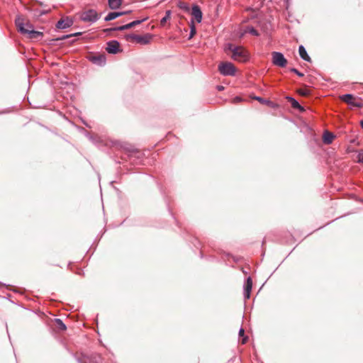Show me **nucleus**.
Segmentation results:
<instances>
[{"label": "nucleus", "instance_id": "f257e3e1", "mask_svg": "<svg viewBox=\"0 0 363 363\" xmlns=\"http://www.w3.org/2000/svg\"><path fill=\"white\" fill-rule=\"evenodd\" d=\"M225 51L234 60L244 62L248 60V52L243 47L228 44L225 48Z\"/></svg>", "mask_w": 363, "mask_h": 363}, {"label": "nucleus", "instance_id": "f03ea898", "mask_svg": "<svg viewBox=\"0 0 363 363\" xmlns=\"http://www.w3.org/2000/svg\"><path fill=\"white\" fill-rule=\"evenodd\" d=\"M79 363H102L103 359L100 354L91 352H82L77 354Z\"/></svg>", "mask_w": 363, "mask_h": 363}, {"label": "nucleus", "instance_id": "7ed1b4c3", "mask_svg": "<svg viewBox=\"0 0 363 363\" xmlns=\"http://www.w3.org/2000/svg\"><path fill=\"white\" fill-rule=\"evenodd\" d=\"M16 24L18 27V30L23 34H28L30 38H38L43 35V33L39 31H35L32 28L30 24H27L28 28H25V24L19 21V19L16 21Z\"/></svg>", "mask_w": 363, "mask_h": 363}, {"label": "nucleus", "instance_id": "20e7f679", "mask_svg": "<svg viewBox=\"0 0 363 363\" xmlns=\"http://www.w3.org/2000/svg\"><path fill=\"white\" fill-rule=\"evenodd\" d=\"M152 37L153 35L150 33H147L143 35L132 34L127 35V40L130 42L137 43L140 45H147L151 42Z\"/></svg>", "mask_w": 363, "mask_h": 363}, {"label": "nucleus", "instance_id": "39448f33", "mask_svg": "<svg viewBox=\"0 0 363 363\" xmlns=\"http://www.w3.org/2000/svg\"><path fill=\"white\" fill-rule=\"evenodd\" d=\"M79 18L86 23H94L99 18V15L94 9H87L80 13Z\"/></svg>", "mask_w": 363, "mask_h": 363}, {"label": "nucleus", "instance_id": "423d86ee", "mask_svg": "<svg viewBox=\"0 0 363 363\" xmlns=\"http://www.w3.org/2000/svg\"><path fill=\"white\" fill-rule=\"evenodd\" d=\"M86 59L93 64L98 66H104L106 62V57L104 53L89 52L86 55Z\"/></svg>", "mask_w": 363, "mask_h": 363}, {"label": "nucleus", "instance_id": "0eeeda50", "mask_svg": "<svg viewBox=\"0 0 363 363\" xmlns=\"http://www.w3.org/2000/svg\"><path fill=\"white\" fill-rule=\"evenodd\" d=\"M218 69L220 72L223 75H235L236 68L231 62H223L219 67Z\"/></svg>", "mask_w": 363, "mask_h": 363}, {"label": "nucleus", "instance_id": "6e6552de", "mask_svg": "<svg viewBox=\"0 0 363 363\" xmlns=\"http://www.w3.org/2000/svg\"><path fill=\"white\" fill-rule=\"evenodd\" d=\"M340 99L348 105L353 107H362V102L352 94H345L340 96Z\"/></svg>", "mask_w": 363, "mask_h": 363}, {"label": "nucleus", "instance_id": "1a4fd4ad", "mask_svg": "<svg viewBox=\"0 0 363 363\" xmlns=\"http://www.w3.org/2000/svg\"><path fill=\"white\" fill-rule=\"evenodd\" d=\"M272 62L274 65L284 67L287 64V60L284 55L279 52H273L272 53Z\"/></svg>", "mask_w": 363, "mask_h": 363}, {"label": "nucleus", "instance_id": "9d476101", "mask_svg": "<svg viewBox=\"0 0 363 363\" xmlns=\"http://www.w3.org/2000/svg\"><path fill=\"white\" fill-rule=\"evenodd\" d=\"M73 21L71 18L67 17L65 18H61L60 21H58L56 24V27L58 29H65L71 27Z\"/></svg>", "mask_w": 363, "mask_h": 363}, {"label": "nucleus", "instance_id": "9b49d317", "mask_svg": "<svg viewBox=\"0 0 363 363\" xmlns=\"http://www.w3.org/2000/svg\"><path fill=\"white\" fill-rule=\"evenodd\" d=\"M193 18L197 22L201 23L202 20V11L198 5H194L191 12Z\"/></svg>", "mask_w": 363, "mask_h": 363}, {"label": "nucleus", "instance_id": "f8f14e48", "mask_svg": "<svg viewBox=\"0 0 363 363\" xmlns=\"http://www.w3.org/2000/svg\"><path fill=\"white\" fill-rule=\"evenodd\" d=\"M252 288V280L251 277H248L246 280L245 284V297L246 298H250V293Z\"/></svg>", "mask_w": 363, "mask_h": 363}, {"label": "nucleus", "instance_id": "ddd939ff", "mask_svg": "<svg viewBox=\"0 0 363 363\" xmlns=\"http://www.w3.org/2000/svg\"><path fill=\"white\" fill-rule=\"evenodd\" d=\"M141 22H143V21L138 20V21H133L130 23H128L126 25H124V26H115V31L116 30H123L125 29L131 28L132 27L140 24Z\"/></svg>", "mask_w": 363, "mask_h": 363}, {"label": "nucleus", "instance_id": "4468645a", "mask_svg": "<svg viewBox=\"0 0 363 363\" xmlns=\"http://www.w3.org/2000/svg\"><path fill=\"white\" fill-rule=\"evenodd\" d=\"M286 99L291 104V106L294 108L298 109L301 112L304 111L303 107H302L299 104V103L296 100H295L294 98L290 97V96H286Z\"/></svg>", "mask_w": 363, "mask_h": 363}, {"label": "nucleus", "instance_id": "2eb2a0df", "mask_svg": "<svg viewBox=\"0 0 363 363\" xmlns=\"http://www.w3.org/2000/svg\"><path fill=\"white\" fill-rule=\"evenodd\" d=\"M298 52H299L300 57L303 60H304L307 62H311V58L308 56L306 49L304 48V47L303 45L299 46Z\"/></svg>", "mask_w": 363, "mask_h": 363}, {"label": "nucleus", "instance_id": "dca6fc26", "mask_svg": "<svg viewBox=\"0 0 363 363\" xmlns=\"http://www.w3.org/2000/svg\"><path fill=\"white\" fill-rule=\"evenodd\" d=\"M334 138V135L330 132L326 131L323 134V140L325 144H330Z\"/></svg>", "mask_w": 363, "mask_h": 363}, {"label": "nucleus", "instance_id": "f3484780", "mask_svg": "<svg viewBox=\"0 0 363 363\" xmlns=\"http://www.w3.org/2000/svg\"><path fill=\"white\" fill-rule=\"evenodd\" d=\"M246 33H250L252 35L258 36L259 34L257 30H255L253 27H249L247 26L243 32L240 33V37H242Z\"/></svg>", "mask_w": 363, "mask_h": 363}, {"label": "nucleus", "instance_id": "a211bd4d", "mask_svg": "<svg viewBox=\"0 0 363 363\" xmlns=\"http://www.w3.org/2000/svg\"><path fill=\"white\" fill-rule=\"evenodd\" d=\"M171 18V11H166V13H165V16L163 17L161 21H160V25L162 26H164L166 23V22L169 20Z\"/></svg>", "mask_w": 363, "mask_h": 363}, {"label": "nucleus", "instance_id": "6ab92c4d", "mask_svg": "<svg viewBox=\"0 0 363 363\" xmlns=\"http://www.w3.org/2000/svg\"><path fill=\"white\" fill-rule=\"evenodd\" d=\"M190 28H191V31H190V35L189 38V39L192 38L196 33V26L194 25V19H192L191 21Z\"/></svg>", "mask_w": 363, "mask_h": 363}, {"label": "nucleus", "instance_id": "aec40b11", "mask_svg": "<svg viewBox=\"0 0 363 363\" xmlns=\"http://www.w3.org/2000/svg\"><path fill=\"white\" fill-rule=\"evenodd\" d=\"M297 92L303 96H307L310 94V90L308 89H307L306 87L305 88H303V89H299Z\"/></svg>", "mask_w": 363, "mask_h": 363}, {"label": "nucleus", "instance_id": "412c9836", "mask_svg": "<svg viewBox=\"0 0 363 363\" xmlns=\"http://www.w3.org/2000/svg\"><path fill=\"white\" fill-rule=\"evenodd\" d=\"M57 328L61 330H65L67 327L60 319L55 320Z\"/></svg>", "mask_w": 363, "mask_h": 363}, {"label": "nucleus", "instance_id": "4be33fe9", "mask_svg": "<svg viewBox=\"0 0 363 363\" xmlns=\"http://www.w3.org/2000/svg\"><path fill=\"white\" fill-rule=\"evenodd\" d=\"M106 50L108 53L113 54V40L108 42Z\"/></svg>", "mask_w": 363, "mask_h": 363}, {"label": "nucleus", "instance_id": "5701e85b", "mask_svg": "<svg viewBox=\"0 0 363 363\" xmlns=\"http://www.w3.org/2000/svg\"><path fill=\"white\" fill-rule=\"evenodd\" d=\"M178 6L181 9H182V10L186 11V12L189 11V7L188 4L184 3V2L179 1V4H178Z\"/></svg>", "mask_w": 363, "mask_h": 363}, {"label": "nucleus", "instance_id": "b1692460", "mask_svg": "<svg viewBox=\"0 0 363 363\" xmlns=\"http://www.w3.org/2000/svg\"><path fill=\"white\" fill-rule=\"evenodd\" d=\"M130 13V10H125L122 11H115V18L120 17L123 15L128 14Z\"/></svg>", "mask_w": 363, "mask_h": 363}, {"label": "nucleus", "instance_id": "393cba45", "mask_svg": "<svg viewBox=\"0 0 363 363\" xmlns=\"http://www.w3.org/2000/svg\"><path fill=\"white\" fill-rule=\"evenodd\" d=\"M121 52H122V50L120 48V44L115 40V54Z\"/></svg>", "mask_w": 363, "mask_h": 363}, {"label": "nucleus", "instance_id": "a878e982", "mask_svg": "<svg viewBox=\"0 0 363 363\" xmlns=\"http://www.w3.org/2000/svg\"><path fill=\"white\" fill-rule=\"evenodd\" d=\"M113 19V11L109 12L108 14L105 18L106 21H111Z\"/></svg>", "mask_w": 363, "mask_h": 363}, {"label": "nucleus", "instance_id": "bb28decb", "mask_svg": "<svg viewBox=\"0 0 363 363\" xmlns=\"http://www.w3.org/2000/svg\"><path fill=\"white\" fill-rule=\"evenodd\" d=\"M80 34H81L80 33H74V34L67 35H64V36H62V38H60V40H65V39L69 38L72 37V36H77V35H80Z\"/></svg>", "mask_w": 363, "mask_h": 363}, {"label": "nucleus", "instance_id": "cd10ccee", "mask_svg": "<svg viewBox=\"0 0 363 363\" xmlns=\"http://www.w3.org/2000/svg\"><path fill=\"white\" fill-rule=\"evenodd\" d=\"M122 5V0H115V10L119 9Z\"/></svg>", "mask_w": 363, "mask_h": 363}, {"label": "nucleus", "instance_id": "c85d7f7f", "mask_svg": "<svg viewBox=\"0 0 363 363\" xmlns=\"http://www.w3.org/2000/svg\"><path fill=\"white\" fill-rule=\"evenodd\" d=\"M291 71L296 73V74H297L298 76L299 77H303V73H301L298 69H296V68H291Z\"/></svg>", "mask_w": 363, "mask_h": 363}, {"label": "nucleus", "instance_id": "c756f323", "mask_svg": "<svg viewBox=\"0 0 363 363\" xmlns=\"http://www.w3.org/2000/svg\"><path fill=\"white\" fill-rule=\"evenodd\" d=\"M113 31V28H106V29H104L103 30V32L106 34V35H108L111 32Z\"/></svg>", "mask_w": 363, "mask_h": 363}, {"label": "nucleus", "instance_id": "7c9ffc66", "mask_svg": "<svg viewBox=\"0 0 363 363\" xmlns=\"http://www.w3.org/2000/svg\"><path fill=\"white\" fill-rule=\"evenodd\" d=\"M241 101H242V99L240 97L237 96V97L233 99V102L234 104H237V103H238V102H240Z\"/></svg>", "mask_w": 363, "mask_h": 363}, {"label": "nucleus", "instance_id": "2f4dec72", "mask_svg": "<svg viewBox=\"0 0 363 363\" xmlns=\"http://www.w3.org/2000/svg\"><path fill=\"white\" fill-rule=\"evenodd\" d=\"M358 161H359V162L363 163V153H359V154L358 155Z\"/></svg>", "mask_w": 363, "mask_h": 363}, {"label": "nucleus", "instance_id": "473e14b6", "mask_svg": "<svg viewBox=\"0 0 363 363\" xmlns=\"http://www.w3.org/2000/svg\"><path fill=\"white\" fill-rule=\"evenodd\" d=\"M253 99L257 100L258 101H259L260 103H264V99L261 97H259V96H255L254 97Z\"/></svg>", "mask_w": 363, "mask_h": 363}, {"label": "nucleus", "instance_id": "72a5a7b5", "mask_svg": "<svg viewBox=\"0 0 363 363\" xmlns=\"http://www.w3.org/2000/svg\"><path fill=\"white\" fill-rule=\"evenodd\" d=\"M108 5L111 9H113V0H108Z\"/></svg>", "mask_w": 363, "mask_h": 363}, {"label": "nucleus", "instance_id": "f704fd0d", "mask_svg": "<svg viewBox=\"0 0 363 363\" xmlns=\"http://www.w3.org/2000/svg\"><path fill=\"white\" fill-rule=\"evenodd\" d=\"M244 333H245V331H244V329L241 328L239 331V335L240 336H243L244 335Z\"/></svg>", "mask_w": 363, "mask_h": 363}, {"label": "nucleus", "instance_id": "c9c22d12", "mask_svg": "<svg viewBox=\"0 0 363 363\" xmlns=\"http://www.w3.org/2000/svg\"><path fill=\"white\" fill-rule=\"evenodd\" d=\"M247 340V337H244V338L242 339V344H245V343L246 342Z\"/></svg>", "mask_w": 363, "mask_h": 363}, {"label": "nucleus", "instance_id": "e433bc0d", "mask_svg": "<svg viewBox=\"0 0 363 363\" xmlns=\"http://www.w3.org/2000/svg\"><path fill=\"white\" fill-rule=\"evenodd\" d=\"M223 86H218V90H223Z\"/></svg>", "mask_w": 363, "mask_h": 363}, {"label": "nucleus", "instance_id": "4c0bfd02", "mask_svg": "<svg viewBox=\"0 0 363 363\" xmlns=\"http://www.w3.org/2000/svg\"><path fill=\"white\" fill-rule=\"evenodd\" d=\"M362 128H363V123H360Z\"/></svg>", "mask_w": 363, "mask_h": 363}, {"label": "nucleus", "instance_id": "58836bf2", "mask_svg": "<svg viewBox=\"0 0 363 363\" xmlns=\"http://www.w3.org/2000/svg\"><path fill=\"white\" fill-rule=\"evenodd\" d=\"M360 123H363V120H362V121H361V122H360Z\"/></svg>", "mask_w": 363, "mask_h": 363}]
</instances>
